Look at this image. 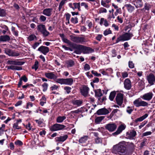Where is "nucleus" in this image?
<instances>
[{"mask_svg": "<svg viewBox=\"0 0 155 155\" xmlns=\"http://www.w3.org/2000/svg\"><path fill=\"white\" fill-rule=\"evenodd\" d=\"M126 151V147L124 141L114 145L112 150V153L116 154H124L125 153Z\"/></svg>", "mask_w": 155, "mask_h": 155, "instance_id": "1", "label": "nucleus"}, {"mask_svg": "<svg viewBox=\"0 0 155 155\" xmlns=\"http://www.w3.org/2000/svg\"><path fill=\"white\" fill-rule=\"evenodd\" d=\"M129 31L130 30L128 31V32L126 33L118 38L116 40V43L121 41H127L130 39L133 35L132 33H129Z\"/></svg>", "mask_w": 155, "mask_h": 155, "instance_id": "2", "label": "nucleus"}, {"mask_svg": "<svg viewBox=\"0 0 155 155\" xmlns=\"http://www.w3.org/2000/svg\"><path fill=\"white\" fill-rule=\"evenodd\" d=\"M73 78H58L56 80V82L61 84H65L68 85H72L73 83Z\"/></svg>", "mask_w": 155, "mask_h": 155, "instance_id": "3", "label": "nucleus"}, {"mask_svg": "<svg viewBox=\"0 0 155 155\" xmlns=\"http://www.w3.org/2000/svg\"><path fill=\"white\" fill-rule=\"evenodd\" d=\"M133 104L137 107L140 106L146 107L147 106L148 104V103L140 100V98L137 99L134 101Z\"/></svg>", "mask_w": 155, "mask_h": 155, "instance_id": "4", "label": "nucleus"}, {"mask_svg": "<svg viewBox=\"0 0 155 155\" xmlns=\"http://www.w3.org/2000/svg\"><path fill=\"white\" fill-rule=\"evenodd\" d=\"M117 127V125L115 124L111 123L106 124L105 126V129L110 132L114 131Z\"/></svg>", "mask_w": 155, "mask_h": 155, "instance_id": "5", "label": "nucleus"}, {"mask_svg": "<svg viewBox=\"0 0 155 155\" xmlns=\"http://www.w3.org/2000/svg\"><path fill=\"white\" fill-rule=\"evenodd\" d=\"M70 39L72 41L76 43H82L84 41V38L82 37L70 35Z\"/></svg>", "mask_w": 155, "mask_h": 155, "instance_id": "6", "label": "nucleus"}, {"mask_svg": "<svg viewBox=\"0 0 155 155\" xmlns=\"http://www.w3.org/2000/svg\"><path fill=\"white\" fill-rule=\"evenodd\" d=\"M65 127V126L64 125L56 124L51 127L50 130L52 131H56L62 130Z\"/></svg>", "mask_w": 155, "mask_h": 155, "instance_id": "7", "label": "nucleus"}, {"mask_svg": "<svg viewBox=\"0 0 155 155\" xmlns=\"http://www.w3.org/2000/svg\"><path fill=\"white\" fill-rule=\"evenodd\" d=\"M45 75L47 78L51 80L53 79L56 82V80L58 79L57 77L54 72H46L45 73Z\"/></svg>", "mask_w": 155, "mask_h": 155, "instance_id": "8", "label": "nucleus"}, {"mask_svg": "<svg viewBox=\"0 0 155 155\" xmlns=\"http://www.w3.org/2000/svg\"><path fill=\"white\" fill-rule=\"evenodd\" d=\"M117 103L119 106H121L123 101V94L121 93H118L116 97Z\"/></svg>", "mask_w": 155, "mask_h": 155, "instance_id": "9", "label": "nucleus"}, {"mask_svg": "<svg viewBox=\"0 0 155 155\" xmlns=\"http://www.w3.org/2000/svg\"><path fill=\"white\" fill-rule=\"evenodd\" d=\"M80 92L81 94L84 96H87L89 88L86 85H83L80 88Z\"/></svg>", "mask_w": 155, "mask_h": 155, "instance_id": "10", "label": "nucleus"}, {"mask_svg": "<svg viewBox=\"0 0 155 155\" xmlns=\"http://www.w3.org/2000/svg\"><path fill=\"white\" fill-rule=\"evenodd\" d=\"M153 95L152 92H150L145 94L141 97L144 100L150 101L152 99Z\"/></svg>", "mask_w": 155, "mask_h": 155, "instance_id": "11", "label": "nucleus"}, {"mask_svg": "<svg viewBox=\"0 0 155 155\" xmlns=\"http://www.w3.org/2000/svg\"><path fill=\"white\" fill-rule=\"evenodd\" d=\"M147 79L148 83L152 85L155 82V76L153 74H150L147 76Z\"/></svg>", "mask_w": 155, "mask_h": 155, "instance_id": "12", "label": "nucleus"}, {"mask_svg": "<svg viewBox=\"0 0 155 155\" xmlns=\"http://www.w3.org/2000/svg\"><path fill=\"white\" fill-rule=\"evenodd\" d=\"M136 134V131L134 130H131L127 132L126 133V137L130 139H133Z\"/></svg>", "mask_w": 155, "mask_h": 155, "instance_id": "13", "label": "nucleus"}, {"mask_svg": "<svg viewBox=\"0 0 155 155\" xmlns=\"http://www.w3.org/2000/svg\"><path fill=\"white\" fill-rule=\"evenodd\" d=\"M5 53L8 55L12 56H18L19 55V54L9 49H6L5 50Z\"/></svg>", "mask_w": 155, "mask_h": 155, "instance_id": "14", "label": "nucleus"}, {"mask_svg": "<svg viewBox=\"0 0 155 155\" xmlns=\"http://www.w3.org/2000/svg\"><path fill=\"white\" fill-rule=\"evenodd\" d=\"M38 51L41 52L44 55H46L49 51V48L48 47L42 46L38 48Z\"/></svg>", "mask_w": 155, "mask_h": 155, "instance_id": "15", "label": "nucleus"}, {"mask_svg": "<svg viewBox=\"0 0 155 155\" xmlns=\"http://www.w3.org/2000/svg\"><path fill=\"white\" fill-rule=\"evenodd\" d=\"M124 87L127 90L130 89L131 87V84L130 81L128 78L126 79L124 82Z\"/></svg>", "mask_w": 155, "mask_h": 155, "instance_id": "16", "label": "nucleus"}, {"mask_svg": "<svg viewBox=\"0 0 155 155\" xmlns=\"http://www.w3.org/2000/svg\"><path fill=\"white\" fill-rule=\"evenodd\" d=\"M126 128V126L124 125L121 124L118 128L117 131L113 133L112 134L113 135H116L120 134Z\"/></svg>", "mask_w": 155, "mask_h": 155, "instance_id": "17", "label": "nucleus"}, {"mask_svg": "<svg viewBox=\"0 0 155 155\" xmlns=\"http://www.w3.org/2000/svg\"><path fill=\"white\" fill-rule=\"evenodd\" d=\"M109 113L108 110L105 108H101L97 111L96 113L98 115H106Z\"/></svg>", "mask_w": 155, "mask_h": 155, "instance_id": "18", "label": "nucleus"}, {"mask_svg": "<svg viewBox=\"0 0 155 155\" xmlns=\"http://www.w3.org/2000/svg\"><path fill=\"white\" fill-rule=\"evenodd\" d=\"M68 137V136L65 134L63 136L56 137L55 138V140L56 142H63L67 139Z\"/></svg>", "mask_w": 155, "mask_h": 155, "instance_id": "19", "label": "nucleus"}, {"mask_svg": "<svg viewBox=\"0 0 155 155\" xmlns=\"http://www.w3.org/2000/svg\"><path fill=\"white\" fill-rule=\"evenodd\" d=\"M7 63L10 65H22L24 64L25 62L22 61L9 60L8 61Z\"/></svg>", "mask_w": 155, "mask_h": 155, "instance_id": "20", "label": "nucleus"}, {"mask_svg": "<svg viewBox=\"0 0 155 155\" xmlns=\"http://www.w3.org/2000/svg\"><path fill=\"white\" fill-rule=\"evenodd\" d=\"M52 9L51 8H46L44 9L42 12V13L48 16H50L52 14Z\"/></svg>", "mask_w": 155, "mask_h": 155, "instance_id": "21", "label": "nucleus"}, {"mask_svg": "<svg viewBox=\"0 0 155 155\" xmlns=\"http://www.w3.org/2000/svg\"><path fill=\"white\" fill-rule=\"evenodd\" d=\"M74 64V61L72 60H67L65 61V65L68 68L72 67Z\"/></svg>", "mask_w": 155, "mask_h": 155, "instance_id": "22", "label": "nucleus"}, {"mask_svg": "<svg viewBox=\"0 0 155 155\" xmlns=\"http://www.w3.org/2000/svg\"><path fill=\"white\" fill-rule=\"evenodd\" d=\"M21 122V120L19 119L16 120V122L14 123L13 125V128L14 130H19L21 128V127L18 125L19 123Z\"/></svg>", "mask_w": 155, "mask_h": 155, "instance_id": "23", "label": "nucleus"}, {"mask_svg": "<svg viewBox=\"0 0 155 155\" xmlns=\"http://www.w3.org/2000/svg\"><path fill=\"white\" fill-rule=\"evenodd\" d=\"M134 2L137 8L141 7L143 5L142 0H135L134 1Z\"/></svg>", "mask_w": 155, "mask_h": 155, "instance_id": "24", "label": "nucleus"}, {"mask_svg": "<svg viewBox=\"0 0 155 155\" xmlns=\"http://www.w3.org/2000/svg\"><path fill=\"white\" fill-rule=\"evenodd\" d=\"M94 51V50L92 48L85 46H84L83 52L84 54H89Z\"/></svg>", "mask_w": 155, "mask_h": 155, "instance_id": "25", "label": "nucleus"}, {"mask_svg": "<svg viewBox=\"0 0 155 155\" xmlns=\"http://www.w3.org/2000/svg\"><path fill=\"white\" fill-rule=\"evenodd\" d=\"M72 103L74 105L80 106L82 104L83 102L81 100H72Z\"/></svg>", "mask_w": 155, "mask_h": 155, "instance_id": "26", "label": "nucleus"}, {"mask_svg": "<svg viewBox=\"0 0 155 155\" xmlns=\"http://www.w3.org/2000/svg\"><path fill=\"white\" fill-rule=\"evenodd\" d=\"M10 37L7 35H1L0 36V41H6L10 40Z\"/></svg>", "mask_w": 155, "mask_h": 155, "instance_id": "27", "label": "nucleus"}, {"mask_svg": "<svg viewBox=\"0 0 155 155\" xmlns=\"http://www.w3.org/2000/svg\"><path fill=\"white\" fill-rule=\"evenodd\" d=\"M84 46L81 45L76 44L75 48V49L77 50L76 51L78 52H76V53L78 54L79 52L81 51H83Z\"/></svg>", "mask_w": 155, "mask_h": 155, "instance_id": "28", "label": "nucleus"}, {"mask_svg": "<svg viewBox=\"0 0 155 155\" xmlns=\"http://www.w3.org/2000/svg\"><path fill=\"white\" fill-rule=\"evenodd\" d=\"M37 30L40 33L46 29L45 26L42 24H41L37 25Z\"/></svg>", "mask_w": 155, "mask_h": 155, "instance_id": "29", "label": "nucleus"}, {"mask_svg": "<svg viewBox=\"0 0 155 155\" xmlns=\"http://www.w3.org/2000/svg\"><path fill=\"white\" fill-rule=\"evenodd\" d=\"M8 69H11L13 70H21L22 69V68L17 66L11 65L7 67Z\"/></svg>", "mask_w": 155, "mask_h": 155, "instance_id": "30", "label": "nucleus"}, {"mask_svg": "<svg viewBox=\"0 0 155 155\" xmlns=\"http://www.w3.org/2000/svg\"><path fill=\"white\" fill-rule=\"evenodd\" d=\"M124 7L127 8L128 11L130 12H132L134 9V7L130 4L125 5Z\"/></svg>", "mask_w": 155, "mask_h": 155, "instance_id": "31", "label": "nucleus"}, {"mask_svg": "<svg viewBox=\"0 0 155 155\" xmlns=\"http://www.w3.org/2000/svg\"><path fill=\"white\" fill-rule=\"evenodd\" d=\"M148 114H146L142 117L136 119L135 120V121L136 122H137L142 121L146 118L148 117Z\"/></svg>", "mask_w": 155, "mask_h": 155, "instance_id": "32", "label": "nucleus"}, {"mask_svg": "<svg viewBox=\"0 0 155 155\" xmlns=\"http://www.w3.org/2000/svg\"><path fill=\"white\" fill-rule=\"evenodd\" d=\"M66 117L65 116H59L56 119V121L58 123H61L66 119Z\"/></svg>", "mask_w": 155, "mask_h": 155, "instance_id": "33", "label": "nucleus"}, {"mask_svg": "<svg viewBox=\"0 0 155 155\" xmlns=\"http://www.w3.org/2000/svg\"><path fill=\"white\" fill-rule=\"evenodd\" d=\"M73 5L74 6V10L75 9L77 8L79 11H81V9L80 6V2L74 3H73Z\"/></svg>", "mask_w": 155, "mask_h": 155, "instance_id": "34", "label": "nucleus"}, {"mask_svg": "<svg viewBox=\"0 0 155 155\" xmlns=\"http://www.w3.org/2000/svg\"><path fill=\"white\" fill-rule=\"evenodd\" d=\"M6 15L7 13L6 10L0 8V16L4 17L6 16Z\"/></svg>", "mask_w": 155, "mask_h": 155, "instance_id": "35", "label": "nucleus"}, {"mask_svg": "<svg viewBox=\"0 0 155 155\" xmlns=\"http://www.w3.org/2000/svg\"><path fill=\"white\" fill-rule=\"evenodd\" d=\"M95 96L100 97L102 95L101 91V89H99L95 91Z\"/></svg>", "mask_w": 155, "mask_h": 155, "instance_id": "36", "label": "nucleus"}, {"mask_svg": "<svg viewBox=\"0 0 155 155\" xmlns=\"http://www.w3.org/2000/svg\"><path fill=\"white\" fill-rule=\"evenodd\" d=\"M116 94V93L115 91H113L111 92L109 96V99L110 101H112L113 100L115 97Z\"/></svg>", "mask_w": 155, "mask_h": 155, "instance_id": "37", "label": "nucleus"}, {"mask_svg": "<svg viewBox=\"0 0 155 155\" xmlns=\"http://www.w3.org/2000/svg\"><path fill=\"white\" fill-rule=\"evenodd\" d=\"M68 0H62L60 3L58 7L59 11H60L62 8L63 6L66 3Z\"/></svg>", "mask_w": 155, "mask_h": 155, "instance_id": "38", "label": "nucleus"}, {"mask_svg": "<svg viewBox=\"0 0 155 155\" xmlns=\"http://www.w3.org/2000/svg\"><path fill=\"white\" fill-rule=\"evenodd\" d=\"M104 117L100 116L97 117L95 119V122L97 124H99L104 119Z\"/></svg>", "mask_w": 155, "mask_h": 155, "instance_id": "39", "label": "nucleus"}, {"mask_svg": "<svg viewBox=\"0 0 155 155\" xmlns=\"http://www.w3.org/2000/svg\"><path fill=\"white\" fill-rule=\"evenodd\" d=\"M87 138L88 137L87 136L83 137L79 140V142L80 143H84L87 140Z\"/></svg>", "mask_w": 155, "mask_h": 155, "instance_id": "40", "label": "nucleus"}, {"mask_svg": "<svg viewBox=\"0 0 155 155\" xmlns=\"http://www.w3.org/2000/svg\"><path fill=\"white\" fill-rule=\"evenodd\" d=\"M35 39L36 40V37L34 34L31 35L28 37V39L29 41H33Z\"/></svg>", "mask_w": 155, "mask_h": 155, "instance_id": "41", "label": "nucleus"}, {"mask_svg": "<svg viewBox=\"0 0 155 155\" xmlns=\"http://www.w3.org/2000/svg\"><path fill=\"white\" fill-rule=\"evenodd\" d=\"M41 33L42 34V35L44 37H47L50 34L49 32L46 29L41 32Z\"/></svg>", "mask_w": 155, "mask_h": 155, "instance_id": "42", "label": "nucleus"}, {"mask_svg": "<svg viewBox=\"0 0 155 155\" xmlns=\"http://www.w3.org/2000/svg\"><path fill=\"white\" fill-rule=\"evenodd\" d=\"M42 87H43V91L45 92L48 89V84L47 83L45 82L42 85Z\"/></svg>", "mask_w": 155, "mask_h": 155, "instance_id": "43", "label": "nucleus"}, {"mask_svg": "<svg viewBox=\"0 0 155 155\" xmlns=\"http://www.w3.org/2000/svg\"><path fill=\"white\" fill-rule=\"evenodd\" d=\"M35 121L36 123L38 124V125L40 127H42V124H43V119H40L39 120H35Z\"/></svg>", "mask_w": 155, "mask_h": 155, "instance_id": "44", "label": "nucleus"}, {"mask_svg": "<svg viewBox=\"0 0 155 155\" xmlns=\"http://www.w3.org/2000/svg\"><path fill=\"white\" fill-rule=\"evenodd\" d=\"M39 63L38 61H36L35 63L34 64L32 67L33 69H34L35 71H36L38 68Z\"/></svg>", "mask_w": 155, "mask_h": 155, "instance_id": "45", "label": "nucleus"}, {"mask_svg": "<svg viewBox=\"0 0 155 155\" xmlns=\"http://www.w3.org/2000/svg\"><path fill=\"white\" fill-rule=\"evenodd\" d=\"M106 2L104 1L103 0H102L101 1V5L104 7L108 8L110 7V5L106 3Z\"/></svg>", "mask_w": 155, "mask_h": 155, "instance_id": "46", "label": "nucleus"}, {"mask_svg": "<svg viewBox=\"0 0 155 155\" xmlns=\"http://www.w3.org/2000/svg\"><path fill=\"white\" fill-rule=\"evenodd\" d=\"M71 89V87L68 86H65L64 88V90L68 94H69L70 93Z\"/></svg>", "mask_w": 155, "mask_h": 155, "instance_id": "47", "label": "nucleus"}, {"mask_svg": "<svg viewBox=\"0 0 155 155\" xmlns=\"http://www.w3.org/2000/svg\"><path fill=\"white\" fill-rule=\"evenodd\" d=\"M107 12V9L101 7L99 9V13H106Z\"/></svg>", "mask_w": 155, "mask_h": 155, "instance_id": "48", "label": "nucleus"}, {"mask_svg": "<svg viewBox=\"0 0 155 155\" xmlns=\"http://www.w3.org/2000/svg\"><path fill=\"white\" fill-rule=\"evenodd\" d=\"M82 112V108H79L77 110L72 111H71V113L72 114L77 113L78 114L80 113H81Z\"/></svg>", "mask_w": 155, "mask_h": 155, "instance_id": "49", "label": "nucleus"}, {"mask_svg": "<svg viewBox=\"0 0 155 155\" xmlns=\"http://www.w3.org/2000/svg\"><path fill=\"white\" fill-rule=\"evenodd\" d=\"M133 110L134 109L132 107H128L126 110V111L128 114H130L131 113Z\"/></svg>", "mask_w": 155, "mask_h": 155, "instance_id": "50", "label": "nucleus"}, {"mask_svg": "<svg viewBox=\"0 0 155 155\" xmlns=\"http://www.w3.org/2000/svg\"><path fill=\"white\" fill-rule=\"evenodd\" d=\"M95 143L97 144L99 143H102V140L98 137H97L95 139Z\"/></svg>", "mask_w": 155, "mask_h": 155, "instance_id": "51", "label": "nucleus"}, {"mask_svg": "<svg viewBox=\"0 0 155 155\" xmlns=\"http://www.w3.org/2000/svg\"><path fill=\"white\" fill-rule=\"evenodd\" d=\"M71 21L74 24H77L78 23V18H72L71 20Z\"/></svg>", "mask_w": 155, "mask_h": 155, "instance_id": "52", "label": "nucleus"}, {"mask_svg": "<svg viewBox=\"0 0 155 155\" xmlns=\"http://www.w3.org/2000/svg\"><path fill=\"white\" fill-rule=\"evenodd\" d=\"M80 5L81 6H84L85 8L87 10L88 9V6L87 3L85 2H81L80 4Z\"/></svg>", "mask_w": 155, "mask_h": 155, "instance_id": "53", "label": "nucleus"}, {"mask_svg": "<svg viewBox=\"0 0 155 155\" xmlns=\"http://www.w3.org/2000/svg\"><path fill=\"white\" fill-rule=\"evenodd\" d=\"M46 18L45 16L43 15H41L40 16L39 20L41 22H44L46 21Z\"/></svg>", "mask_w": 155, "mask_h": 155, "instance_id": "54", "label": "nucleus"}, {"mask_svg": "<svg viewBox=\"0 0 155 155\" xmlns=\"http://www.w3.org/2000/svg\"><path fill=\"white\" fill-rule=\"evenodd\" d=\"M68 44L71 47L74 49H75L76 44L70 41L68 43Z\"/></svg>", "mask_w": 155, "mask_h": 155, "instance_id": "55", "label": "nucleus"}, {"mask_svg": "<svg viewBox=\"0 0 155 155\" xmlns=\"http://www.w3.org/2000/svg\"><path fill=\"white\" fill-rule=\"evenodd\" d=\"M91 72L93 74L97 77H100L101 76V74H100L98 73L97 71L94 70L92 71Z\"/></svg>", "mask_w": 155, "mask_h": 155, "instance_id": "56", "label": "nucleus"}, {"mask_svg": "<svg viewBox=\"0 0 155 155\" xmlns=\"http://www.w3.org/2000/svg\"><path fill=\"white\" fill-rule=\"evenodd\" d=\"M111 33V31L110 29H107L104 31V34L106 36L109 34Z\"/></svg>", "mask_w": 155, "mask_h": 155, "instance_id": "57", "label": "nucleus"}, {"mask_svg": "<svg viewBox=\"0 0 155 155\" xmlns=\"http://www.w3.org/2000/svg\"><path fill=\"white\" fill-rule=\"evenodd\" d=\"M15 143L16 145L20 146H22L23 144V143L21 140H18L16 141L15 142Z\"/></svg>", "mask_w": 155, "mask_h": 155, "instance_id": "58", "label": "nucleus"}, {"mask_svg": "<svg viewBox=\"0 0 155 155\" xmlns=\"http://www.w3.org/2000/svg\"><path fill=\"white\" fill-rule=\"evenodd\" d=\"M111 55L112 57H116L117 55L116 51L115 49H113L111 51Z\"/></svg>", "mask_w": 155, "mask_h": 155, "instance_id": "59", "label": "nucleus"}, {"mask_svg": "<svg viewBox=\"0 0 155 155\" xmlns=\"http://www.w3.org/2000/svg\"><path fill=\"white\" fill-rule=\"evenodd\" d=\"M58 87L55 84L53 85L50 87V89L51 91H54L57 90Z\"/></svg>", "mask_w": 155, "mask_h": 155, "instance_id": "60", "label": "nucleus"}, {"mask_svg": "<svg viewBox=\"0 0 155 155\" xmlns=\"http://www.w3.org/2000/svg\"><path fill=\"white\" fill-rule=\"evenodd\" d=\"M127 145L131 148H134V144L132 142H127Z\"/></svg>", "mask_w": 155, "mask_h": 155, "instance_id": "61", "label": "nucleus"}, {"mask_svg": "<svg viewBox=\"0 0 155 155\" xmlns=\"http://www.w3.org/2000/svg\"><path fill=\"white\" fill-rule=\"evenodd\" d=\"M106 100V96L103 97L102 98H101V97L98 98V101H99L101 103H103L104 101Z\"/></svg>", "mask_w": 155, "mask_h": 155, "instance_id": "62", "label": "nucleus"}, {"mask_svg": "<svg viewBox=\"0 0 155 155\" xmlns=\"http://www.w3.org/2000/svg\"><path fill=\"white\" fill-rule=\"evenodd\" d=\"M90 67L89 64H86L84 67V69L85 71L89 70L90 69Z\"/></svg>", "mask_w": 155, "mask_h": 155, "instance_id": "63", "label": "nucleus"}, {"mask_svg": "<svg viewBox=\"0 0 155 155\" xmlns=\"http://www.w3.org/2000/svg\"><path fill=\"white\" fill-rule=\"evenodd\" d=\"M147 123V121H144L142 122L141 124L139 126V128L140 129H141L142 127H143Z\"/></svg>", "mask_w": 155, "mask_h": 155, "instance_id": "64", "label": "nucleus"}]
</instances>
